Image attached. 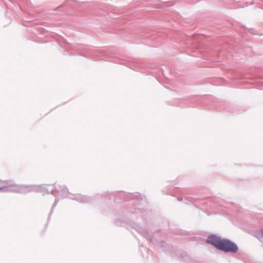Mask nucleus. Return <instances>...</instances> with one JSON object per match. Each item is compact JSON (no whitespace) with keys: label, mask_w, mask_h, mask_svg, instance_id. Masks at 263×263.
I'll return each instance as SVG.
<instances>
[{"label":"nucleus","mask_w":263,"mask_h":263,"mask_svg":"<svg viewBox=\"0 0 263 263\" xmlns=\"http://www.w3.org/2000/svg\"><path fill=\"white\" fill-rule=\"evenodd\" d=\"M206 242L212 244L217 249L226 252H236L238 250L237 246L232 241L227 239H222L215 235L209 236Z\"/></svg>","instance_id":"f257e3e1"},{"label":"nucleus","mask_w":263,"mask_h":263,"mask_svg":"<svg viewBox=\"0 0 263 263\" xmlns=\"http://www.w3.org/2000/svg\"><path fill=\"white\" fill-rule=\"evenodd\" d=\"M4 188V187H0V191L3 190Z\"/></svg>","instance_id":"f03ea898"},{"label":"nucleus","mask_w":263,"mask_h":263,"mask_svg":"<svg viewBox=\"0 0 263 263\" xmlns=\"http://www.w3.org/2000/svg\"><path fill=\"white\" fill-rule=\"evenodd\" d=\"M261 234L263 236V229L261 230Z\"/></svg>","instance_id":"7ed1b4c3"}]
</instances>
